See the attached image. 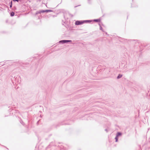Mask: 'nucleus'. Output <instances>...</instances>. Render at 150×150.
<instances>
[{"instance_id":"20e7f679","label":"nucleus","mask_w":150,"mask_h":150,"mask_svg":"<svg viewBox=\"0 0 150 150\" xmlns=\"http://www.w3.org/2000/svg\"><path fill=\"white\" fill-rule=\"evenodd\" d=\"M121 135V133L120 132H118L116 134V136L118 137L120 136Z\"/></svg>"},{"instance_id":"6e6552de","label":"nucleus","mask_w":150,"mask_h":150,"mask_svg":"<svg viewBox=\"0 0 150 150\" xmlns=\"http://www.w3.org/2000/svg\"><path fill=\"white\" fill-rule=\"evenodd\" d=\"M94 21L96 22H99L100 21V20L99 19H95Z\"/></svg>"},{"instance_id":"7ed1b4c3","label":"nucleus","mask_w":150,"mask_h":150,"mask_svg":"<svg viewBox=\"0 0 150 150\" xmlns=\"http://www.w3.org/2000/svg\"><path fill=\"white\" fill-rule=\"evenodd\" d=\"M51 11H52L51 10H45V11H44V10L41 11H40V12L44 13L45 12H51Z\"/></svg>"},{"instance_id":"f257e3e1","label":"nucleus","mask_w":150,"mask_h":150,"mask_svg":"<svg viewBox=\"0 0 150 150\" xmlns=\"http://www.w3.org/2000/svg\"><path fill=\"white\" fill-rule=\"evenodd\" d=\"M87 21H77L75 22V24L77 25H80L83 23L84 22Z\"/></svg>"},{"instance_id":"0eeeda50","label":"nucleus","mask_w":150,"mask_h":150,"mask_svg":"<svg viewBox=\"0 0 150 150\" xmlns=\"http://www.w3.org/2000/svg\"><path fill=\"white\" fill-rule=\"evenodd\" d=\"M115 139L116 140V142H117L118 141V137L116 136V137L115 138Z\"/></svg>"},{"instance_id":"9d476101","label":"nucleus","mask_w":150,"mask_h":150,"mask_svg":"<svg viewBox=\"0 0 150 150\" xmlns=\"http://www.w3.org/2000/svg\"><path fill=\"white\" fill-rule=\"evenodd\" d=\"M10 7H12V4H11L10 5Z\"/></svg>"},{"instance_id":"39448f33","label":"nucleus","mask_w":150,"mask_h":150,"mask_svg":"<svg viewBox=\"0 0 150 150\" xmlns=\"http://www.w3.org/2000/svg\"><path fill=\"white\" fill-rule=\"evenodd\" d=\"M122 76V75L121 74H119L117 76V79H119L121 78Z\"/></svg>"},{"instance_id":"9b49d317","label":"nucleus","mask_w":150,"mask_h":150,"mask_svg":"<svg viewBox=\"0 0 150 150\" xmlns=\"http://www.w3.org/2000/svg\"><path fill=\"white\" fill-rule=\"evenodd\" d=\"M18 0H13V1H18Z\"/></svg>"},{"instance_id":"f8f14e48","label":"nucleus","mask_w":150,"mask_h":150,"mask_svg":"<svg viewBox=\"0 0 150 150\" xmlns=\"http://www.w3.org/2000/svg\"><path fill=\"white\" fill-rule=\"evenodd\" d=\"M105 130L107 131V129H105Z\"/></svg>"},{"instance_id":"1a4fd4ad","label":"nucleus","mask_w":150,"mask_h":150,"mask_svg":"<svg viewBox=\"0 0 150 150\" xmlns=\"http://www.w3.org/2000/svg\"><path fill=\"white\" fill-rule=\"evenodd\" d=\"M99 25H100V29L102 30H102V27L100 26V24H99Z\"/></svg>"},{"instance_id":"423d86ee","label":"nucleus","mask_w":150,"mask_h":150,"mask_svg":"<svg viewBox=\"0 0 150 150\" xmlns=\"http://www.w3.org/2000/svg\"><path fill=\"white\" fill-rule=\"evenodd\" d=\"M14 13L13 12H12L11 13V16H14Z\"/></svg>"},{"instance_id":"f03ea898","label":"nucleus","mask_w":150,"mask_h":150,"mask_svg":"<svg viewBox=\"0 0 150 150\" xmlns=\"http://www.w3.org/2000/svg\"><path fill=\"white\" fill-rule=\"evenodd\" d=\"M71 40H62L59 42V43H65L69 42H71Z\"/></svg>"}]
</instances>
